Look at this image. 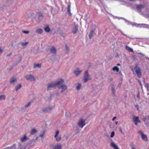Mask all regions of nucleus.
I'll return each mask as SVG.
<instances>
[{"instance_id":"2","label":"nucleus","mask_w":149,"mask_h":149,"mask_svg":"<svg viewBox=\"0 0 149 149\" xmlns=\"http://www.w3.org/2000/svg\"><path fill=\"white\" fill-rule=\"evenodd\" d=\"M134 69L138 77L139 78H141L142 76L141 72V69L138 64H135Z\"/></svg>"},{"instance_id":"1","label":"nucleus","mask_w":149,"mask_h":149,"mask_svg":"<svg viewBox=\"0 0 149 149\" xmlns=\"http://www.w3.org/2000/svg\"><path fill=\"white\" fill-rule=\"evenodd\" d=\"M64 82V80L61 79L59 80H58L56 82H51L50 83L48 84L47 90L51 89L52 88H55L57 86L58 88L62 89L61 93H62L67 88L66 86L63 84Z\"/></svg>"},{"instance_id":"12","label":"nucleus","mask_w":149,"mask_h":149,"mask_svg":"<svg viewBox=\"0 0 149 149\" xmlns=\"http://www.w3.org/2000/svg\"><path fill=\"white\" fill-rule=\"evenodd\" d=\"M82 71L80 70L79 69L77 68L74 71V72L76 74L77 76H78V75Z\"/></svg>"},{"instance_id":"36","label":"nucleus","mask_w":149,"mask_h":149,"mask_svg":"<svg viewBox=\"0 0 149 149\" xmlns=\"http://www.w3.org/2000/svg\"><path fill=\"white\" fill-rule=\"evenodd\" d=\"M22 32L25 34H28L29 33V31H23Z\"/></svg>"},{"instance_id":"29","label":"nucleus","mask_w":149,"mask_h":149,"mask_svg":"<svg viewBox=\"0 0 149 149\" xmlns=\"http://www.w3.org/2000/svg\"><path fill=\"white\" fill-rule=\"evenodd\" d=\"M44 29L45 31L47 32H49L50 31V29L48 26L44 28Z\"/></svg>"},{"instance_id":"38","label":"nucleus","mask_w":149,"mask_h":149,"mask_svg":"<svg viewBox=\"0 0 149 149\" xmlns=\"http://www.w3.org/2000/svg\"><path fill=\"white\" fill-rule=\"evenodd\" d=\"M3 52V50L1 49V48L0 47V54H1Z\"/></svg>"},{"instance_id":"41","label":"nucleus","mask_w":149,"mask_h":149,"mask_svg":"<svg viewBox=\"0 0 149 149\" xmlns=\"http://www.w3.org/2000/svg\"><path fill=\"white\" fill-rule=\"evenodd\" d=\"M44 136V135H43V134H41L40 135V136L41 137V138H42Z\"/></svg>"},{"instance_id":"7","label":"nucleus","mask_w":149,"mask_h":149,"mask_svg":"<svg viewBox=\"0 0 149 149\" xmlns=\"http://www.w3.org/2000/svg\"><path fill=\"white\" fill-rule=\"evenodd\" d=\"M59 133V131L58 130H56V132L54 136V137L56 139V140L57 141H59L61 139V137L60 136L58 137H57V136L58 135Z\"/></svg>"},{"instance_id":"42","label":"nucleus","mask_w":149,"mask_h":149,"mask_svg":"<svg viewBox=\"0 0 149 149\" xmlns=\"http://www.w3.org/2000/svg\"><path fill=\"white\" fill-rule=\"evenodd\" d=\"M139 25H141V26H143V25H144V24H139Z\"/></svg>"},{"instance_id":"32","label":"nucleus","mask_w":149,"mask_h":149,"mask_svg":"<svg viewBox=\"0 0 149 149\" xmlns=\"http://www.w3.org/2000/svg\"><path fill=\"white\" fill-rule=\"evenodd\" d=\"M111 90H112V93L113 95H114V87L113 86H111Z\"/></svg>"},{"instance_id":"43","label":"nucleus","mask_w":149,"mask_h":149,"mask_svg":"<svg viewBox=\"0 0 149 149\" xmlns=\"http://www.w3.org/2000/svg\"><path fill=\"white\" fill-rule=\"evenodd\" d=\"M118 121H116V123H115V124L116 125H117L118 124Z\"/></svg>"},{"instance_id":"14","label":"nucleus","mask_w":149,"mask_h":149,"mask_svg":"<svg viewBox=\"0 0 149 149\" xmlns=\"http://www.w3.org/2000/svg\"><path fill=\"white\" fill-rule=\"evenodd\" d=\"M53 109L52 107H49V108H46L43 109L42 111L44 113L48 112L50 111Z\"/></svg>"},{"instance_id":"19","label":"nucleus","mask_w":149,"mask_h":149,"mask_svg":"<svg viewBox=\"0 0 149 149\" xmlns=\"http://www.w3.org/2000/svg\"><path fill=\"white\" fill-rule=\"evenodd\" d=\"M50 51L51 53L53 54H55L56 52V49L54 47H51Z\"/></svg>"},{"instance_id":"34","label":"nucleus","mask_w":149,"mask_h":149,"mask_svg":"<svg viewBox=\"0 0 149 149\" xmlns=\"http://www.w3.org/2000/svg\"><path fill=\"white\" fill-rule=\"evenodd\" d=\"M28 44V42H22V45L23 46H25Z\"/></svg>"},{"instance_id":"26","label":"nucleus","mask_w":149,"mask_h":149,"mask_svg":"<svg viewBox=\"0 0 149 149\" xmlns=\"http://www.w3.org/2000/svg\"><path fill=\"white\" fill-rule=\"evenodd\" d=\"M6 98V96L4 95H0V101L5 100Z\"/></svg>"},{"instance_id":"17","label":"nucleus","mask_w":149,"mask_h":149,"mask_svg":"<svg viewBox=\"0 0 149 149\" xmlns=\"http://www.w3.org/2000/svg\"><path fill=\"white\" fill-rule=\"evenodd\" d=\"M125 49L127 51L129 52H133V49L127 45L126 46Z\"/></svg>"},{"instance_id":"44","label":"nucleus","mask_w":149,"mask_h":149,"mask_svg":"<svg viewBox=\"0 0 149 149\" xmlns=\"http://www.w3.org/2000/svg\"><path fill=\"white\" fill-rule=\"evenodd\" d=\"M117 65H118V66L120 65V64L119 63H118L117 64Z\"/></svg>"},{"instance_id":"20","label":"nucleus","mask_w":149,"mask_h":149,"mask_svg":"<svg viewBox=\"0 0 149 149\" xmlns=\"http://www.w3.org/2000/svg\"><path fill=\"white\" fill-rule=\"evenodd\" d=\"M37 132V131L36 129H33L31 130L30 132V134L33 135L35 133H36Z\"/></svg>"},{"instance_id":"24","label":"nucleus","mask_w":149,"mask_h":149,"mask_svg":"<svg viewBox=\"0 0 149 149\" xmlns=\"http://www.w3.org/2000/svg\"><path fill=\"white\" fill-rule=\"evenodd\" d=\"M38 15L39 19H41L43 18V15L41 12H39L38 13Z\"/></svg>"},{"instance_id":"6","label":"nucleus","mask_w":149,"mask_h":149,"mask_svg":"<svg viewBox=\"0 0 149 149\" xmlns=\"http://www.w3.org/2000/svg\"><path fill=\"white\" fill-rule=\"evenodd\" d=\"M138 132L141 135L142 139L143 140L146 141H148L147 137L146 134H144L143 132L141 131H139Z\"/></svg>"},{"instance_id":"31","label":"nucleus","mask_w":149,"mask_h":149,"mask_svg":"<svg viewBox=\"0 0 149 149\" xmlns=\"http://www.w3.org/2000/svg\"><path fill=\"white\" fill-rule=\"evenodd\" d=\"M81 87V84L80 83H79L77 86L76 87V89L77 90H79L80 89Z\"/></svg>"},{"instance_id":"3","label":"nucleus","mask_w":149,"mask_h":149,"mask_svg":"<svg viewBox=\"0 0 149 149\" xmlns=\"http://www.w3.org/2000/svg\"><path fill=\"white\" fill-rule=\"evenodd\" d=\"M91 78L90 77L88 73V70H86L85 72L84 76L83 77V80L84 82H86L89 80H91Z\"/></svg>"},{"instance_id":"11","label":"nucleus","mask_w":149,"mask_h":149,"mask_svg":"<svg viewBox=\"0 0 149 149\" xmlns=\"http://www.w3.org/2000/svg\"><path fill=\"white\" fill-rule=\"evenodd\" d=\"M78 26L74 24L72 29V32L74 33H77L78 30Z\"/></svg>"},{"instance_id":"5","label":"nucleus","mask_w":149,"mask_h":149,"mask_svg":"<svg viewBox=\"0 0 149 149\" xmlns=\"http://www.w3.org/2000/svg\"><path fill=\"white\" fill-rule=\"evenodd\" d=\"M77 125L81 128H82L86 125L85 121L83 119L81 118L79 121Z\"/></svg>"},{"instance_id":"40","label":"nucleus","mask_w":149,"mask_h":149,"mask_svg":"<svg viewBox=\"0 0 149 149\" xmlns=\"http://www.w3.org/2000/svg\"><path fill=\"white\" fill-rule=\"evenodd\" d=\"M116 118V117L115 116L113 118H112V120H114Z\"/></svg>"},{"instance_id":"35","label":"nucleus","mask_w":149,"mask_h":149,"mask_svg":"<svg viewBox=\"0 0 149 149\" xmlns=\"http://www.w3.org/2000/svg\"><path fill=\"white\" fill-rule=\"evenodd\" d=\"M31 102H29L27 104V105H25V107H29L30 106V105L31 103Z\"/></svg>"},{"instance_id":"33","label":"nucleus","mask_w":149,"mask_h":149,"mask_svg":"<svg viewBox=\"0 0 149 149\" xmlns=\"http://www.w3.org/2000/svg\"><path fill=\"white\" fill-rule=\"evenodd\" d=\"M115 135V132L114 131H113L110 135V137L111 138L113 137Z\"/></svg>"},{"instance_id":"25","label":"nucleus","mask_w":149,"mask_h":149,"mask_svg":"<svg viewBox=\"0 0 149 149\" xmlns=\"http://www.w3.org/2000/svg\"><path fill=\"white\" fill-rule=\"evenodd\" d=\"M22 87L21 84H19L17 86H16L15 87V90L17 91L19 90Z\"/></svg>"},{"instance_id":"18","label":"nucleus","mask_w":149,"mask_h":149,"mask_svg":"<svg viewBox=\"0 0 149 149\" xmlns=\"http://www.w3.org/2000/svg\"><path fill=\"white\" fill-rule=\"evenodd\" d=\"M62 146L61 145L59 144H58L56 145L53 149H61Z\"/></svg>"},{"instance_id":"9","label":"nucleus","mask_w":149,"mask_h":149,"mask_svg":"<svg viewBox=\"0 0 149 149\" xmlns=\"http://www.w3.org/2000/svg\"><path fill=\"white\" fill-rule=\"evenodd\" d=\"M26 78L27 80H29L31 81H35L36 80L34 77L31 74L26 75Z\"/></svg>"},{"instance_id":"39","label":"nucleus","mask_w":149,"mask_h":149,"mask_svg":"<svg viewBox=\"0 0 149 149\" xmlns=\"http://www.w3.org/2000/svg\"><path fill=\"white\" fill-rule=\"evenodd\" d=\"M21 60H22V58L21 57H19V61H18V62L19 63L21 61Z\"/></svg>"},{"instance_id":"46","label":"nucleus","mask_w":149,"mask_h":149,"mask_svg":"<svg viewBox=\"0 0 149 149\" xmlns=\"http://www.w3.org/2000/svg\"><path fill=\"white\" fill-rule=\"evenodd\" d=\"M37 139V137L36 138V140Z\"/></svg>"},{"instance_id":"8","label":"nucleus","mask_w":149,"mask_h":149,"mask_svg":"<svg viewBox=\"0 0 149 149\" xmlns=\"http://www.w3.org/2000/svg\"><path fill=\"white\" fill-rule=\"evenodd\" d=\"M133 120L135 124L137 125L139 123H140V121L138 116H134L133 117Z\"/></svg>"},{"instance_id":"4","label":"nucleus","mask_w":149,"mask_h":149,"mask_svg":"<svg viewBox=\"0 0 149 149\" xmlns=\"http://www.w3.org/2000/svg\"><path fill=\"white\" fill-rule=\"evenodd\" d=\"M10 149H23L22 146L19 143L18 144H14L10 147Z\"/></svg>"},{"instance_id":"15","label":"nucleus","mask_w":149,"mask_h":149,"mask_svg":"<svg viewBox=\"0 0 149 149\" xmlns=\"http://www.w3.org/2000/svg\"><path fill=\"white\" fill-rule=\"evenodd\" d=\"M17 81V79L15 77H13L11 78L10 80V83L11 84H13Z\"/></svg>"},{"instance_id":"45","label":"nucleus","mask_w":149,"mask_h":149,"mask_svg":"<svg viewBox=\"0 0 149 149\" xmlns=\"http://www.w3.org/2000/svg\"><path fill=\"white\" fill-rule=\"evenodd\" d=\"M139 81L141 84V82L139 80Z\"/></svg>"},{"instance_id":"22","label":"nucleus","mask_w":149,"mask_h":149,"mask_svg":"<svg viewBox=\"0 0 149 149\" xmlns=\"http://www.w3.org/2000/svg\"><path fill=\"white\" fill-rule=\"evenodd\" d=\"M42 30L40 28L37 29L36 31V32L38 33L42 34Z\"/></svg>"},{"instance_id":"10","label":"nucleus","mask_w":149,"mask_h":149,"mask_svg":"<svg viewBox=\"0 0 149 149\" xmlns=\"http://www.w3.org/2000/svg\"><path fill=\"white\" fill-rule=\"evenodd\" d=\"M110 146L112 147L114 149H119L118 146L112 141L110 143Z\"/></svg>"},{"instance_id":"30","label":"nucleus","mask_w":149,"mask_h":149,"mask_svg":"<svg viewBox=\"0 0 149 149\" xmlns=\"http://www.w3.org/2000/svg\"><path fill=\"white\" fill-rule=\"evenodd\" d=\"M130 146L132 149H136V147H134V143H131L130 144Z\"/></svg>"},{"instance_id":"23","label":"nucleus","mask_w":149,"mask_h":149,"mask_svg":"<svg viewBox=\"0 0 149 149\" xmlns=\"http://www.w3.org/2000/svg\"><path fill=\"white\" fill-rule=\"evenodd\" d=\"M94 33V31L91 30L90 31L89 34V37L90 39H91L93 36V33Z\"/></svg>"},{"instance_id":"21","label":"nucleus","mask_w":149,"mask_h":149,"mask_svg":"<svg viewBox=\"0 0 149 149\" xmlns=\"http://www.w3.org/2000/svg\"><path fill=\"white\" fill-rule=\"evenodd\" d=\"M67 10L69 15H71L72 14L70 12V5H69L67 8Z\"/></svg>"},{"instance_id":"16","label":"nucleus","mask_w":149,"mask_h":149,"mask_svg":"<svg viewBox=\"0 0 149 149\" xmlns=\"http://www.w3.org/2000/svg\"><path fill=\"white\" fill-rule=\"evenodd\" d=\"M136 9L139 11H141L140 9L141 8H144V6L143 5H137L136 6Z\"/></svg>"},{"instance_id":"47","label":"nucleus","mask_w":149,"mask_h":149,"mask_svg":"<svg viewBox=\"0 0 149 149\" xmlns=\"http://www.w3.org/2000/svg\"><path fill=\"white\" fill-rule=\"evenodd\" d=\"M7 56H9V55L8 54V55H7Z\"/></svg>"},{"instance_id":"27","label":"nucleus","mask_w":149,"mask_h":149,"mask_svg":"<svg viewBox=\"0 0 149 149\" xmlns=\"http://www.w3.org/2000/svg\"><path fill=\"white\" fill-rule=\"evenodd\" d=\"M112 70L113 71H116V72H118L119 71V69L116 66L113 67L112 68Z\"/></svg>"},{"instance_id":"28","label":"nucleus","mask_w":149,"mask_h":149,"mask_svg":"<svg viewBox=\"0 0 149 149\" xmlns=\"http://www.w3.org/2000/svg\"><path fill=\"white\" fill-rule=\"evenodd\" d=\"M40 68L41 67V64L39 63L36 64L34 65V68Z\"/></svg>"},{"instance_id":"37","label":"nucleus","mask_w":149,"mask_h":149,"mask_svg":"<svg viewBox=\"0 0 149 149\" xmlns=\"http://www.w3.org/2000/svg\"><path fill=\"white\" fill-rule=\"evenodd\" d=\"M69 47L67 45L65 46V49L66 51H68L69 49Z\"/></svg>"},{"instance_id":"13","label":"nucleus","mask_w":149,"mask_h":149,"mask_svg":"<svg viewBox=\"0 0 149 149\" xmlns=\"http://www.w3.org/2000/svg\"><path fill=\"white\" fill-rule=\"evenodd\" d=\"M29 139L28 138L26 137V134H25L24 135L23 137H22L20 138L21 141L22 142L25 141L27 139Z\"/></svg>"}]
</instances>
